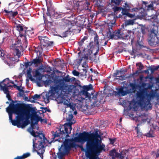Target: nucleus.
Returning a JSON list of instances; mask_svg holds the SVG:
<instances>
[{"instance_id": "obj_1", "label": "nucleus", "mask_w": 159, "mask_h": 159, "mask_svg": "<svg viewBox=\"0 0 159 159\" xmlns=\"http://www.w3.org/2000/svg\"><path fill=\"white\" fill-rule=\"evenodd\" d=\"M101 137V135L98 133L95 134L92 139H88L86 141V149L83 148L82 145H76V146L79 147L82 151L84 152L86 156L89 159L93 154H98L102 150H105V146L103 144H101V140L99 139Z\"/></svg>"}, {"instance_id": "obj_2", "label": "nucleus", "mask_w": 159, "mask_h": 159, "mask_svg": "<svg viewBox=\"0 0 159 159\" xmlns=\"http://www.w3.org/2000/svg\"><path fill=\"white\" fill-rule=\"evenodd\" d=\"M71 80L70 76L67 75L66 76L63 78L62 79L57 80L55 81V86H51V90L47 93L45 96H43V98L45 103H47L49 102L50 97H53L55 94H58L60 91L66 93L67 89H68V85L65 82L68 83Z\"/></svg>"}, {"instance_id": "obj_3", "label": "nucleus", "mask_w": 159, "mask_h": 159, "mask_svg": "<svg viewBox=\"0 0 159 159\" xmlns=\"http://www.w3.org/2000/svg\"><path fill=\"white\" fill-rule=\"evenodd\" d=\"M84 131L80 133L78 137H75L74 139H65L64 142V152L68 153L71 148H74L76 145L75 142H85L89 138L92 139L95 134L98 132V130L96 129L94 132L91 133Z\"/></svg>"}, {"instance_id": "obj_4", "label": "nucleus", "mask_w": 159, "mask_h": 159, "mask_svg": "<svg viewBox=\"0 0 159 159\" xmlns=\"http://www.w3.org/2000/svg\"><path fill=\"white\" fill-rule=\"evenodd\" d=\"M31 134L34 137L33 139V150L36 151L42 159H43V154L45 152V147L47 145L48 141L42 133L36 132L32 130Z\"/></svg>"}, {"instance_id": "obj_5", "label": "nucleus", "mask_w": 159, "mask_h": 159, "mask_svg": "<svg viewBox=\"0 0 159 159\" xmlns=\"http://www.w3.org/2000/svg\"><path fill=\"white\" fill-rule=\"evenodd\" d=\"M90 20H87V25L84 24L86 20H61L59 23V25L62 29H65L67 27L69 29H70L73 31L75 30L80 33L81 29L84 27L87 28L88 29H90L91 24ZM90 22H93L92 20H90Z\"/></svg>"}, {"instance_id": "obj_6", "label": "nucleus", "mask_w": 159, "mask_h": 159, "mask_svg": "<svg viewBox=\"0 0 159 159\" xmlns=\"http://www.w3.org/2000/svg\"><path fill=\"white\" fill-rule=\"evenodd\" d=\"M68 2L66 3V6L68 7L67 10L69 11H64L63 13H66L70 12L71 17L73 16L72 13L71 11V10H76L78 12L80 13L81 12L83 13L85 10H88L89 11H91L89 7L90 5L89 3L86 1H78L76 0H72V1L68 0Z\"/></svg>"}, {"instance_id": "obj_7", "label": "nucleus", "mask_w": 159, "mask_h": 159, "mask_svg": "<svg viewBox=\"0 0 159 159\" xmlns=\"http://www.w3.org/2000/svg\"><path fill=\"white\" fill-rule=\"evenodd\" d=\"M30 107L29 105L25 103H17L15 104H10L6 108V111L8 113L9 120H12V114L14 113L17 116L20 115L21 112H25L27 114L28 109Z\"/></svg>"}, {"instance_id": "obj_8", "label": "nucleus", "mask_w": 159, "mask_h": 159, "mask_svg": "<svg viewBox=\"0 0 159 159\" xmlns=\"http://www.w3.org/2000/svg\"><path fill=\"white\" fill-rule=\"evenodd\" d=\"M31 108L28 109L27 114L25 112H21L20 115L16 117V120H12L11 121L12 125L14 126H17L18 128H24L30 123L29 119L30 117L31 114L30 112L31 111Z\"/></svg>"}, {"instance_id": "obj_9", "label": "nucleus", "mask_w": 159, "mask_h": 159, "mask_svg": "<svg viewBox=\"0 0 159 159\" xmlns=\"http://www.w3.org/2000/svg\"><path fill=\"white\" fill-rule=\"evenodd\" d=\"M146 89H144L136 93V97L138 99V104L141 107H147L148 109L152 108V104L151 103V98L152 97L149 93H146L147 101L145 100V93L146 92Z\"/></svg>"}, {"instance_id": "obj_10", "label": "nucleus", "mask_w": 159, "mask_h": 159, "mask_svg": "<svg viewBox=\"0 0 159 159\" xmlns=\"http://www.w3.org/2000/svg\"><path fill=\"white\" fill-rule=\"evenodd\" d=\"M146 89H144L136 93V97L138 99V104L141 107H147L148 109L152 108V104L151 103V98L152 97L149 93H146L147 101L145 100V93L146 92Z\"/></svg>"}, {"instance_id": "obj_11", "label": "nucleus", "mask_w": 159, "mask_h": 159, "mask_svg": "<svg viewBox=\"0 0 159 159\" xmlns=\"http://www.w3.org/2000/svg\"><path fill=\"white\" fill-rule=\"evenodd\" d=\"M107 26L102 31L105 33V36L109 39H117V36L118 34L117 30H113V28L116 25V20H110Z\"/></svg>"}, {"instance_id": "obj_12", "label": "nucleus", "mask_w": 159, "mask_h": 159, "mask_svg": "<svg viewBox=\"0 0 159 159\" xmlns=\"http://www.w3.org/2000/svg\"><path fill=\"white\" fill-rule=\"evenodd\" d=\"M107 26L102 31L105 33V36L109 39H117V36L118 34L117 30H113V28L116 25V20H110Z\"/></svg>"}, {"instance_id": "obj_13", "label": "nucleus", "mask_w": 159, "mask_h": 159, "mask_svg": "<svg viewBox=\"0 0 159 159\" xmlns=\"http://www.w3.org/2000/svg\"><path fill=\"white\" fill-rule=\"evenodd\" d=\"M158 27L154 26L151 30L149 34L148 42L151 46H156L159 43V37H157Z\"/></svg>"}, {"instance_id": "obj_14", "label": "nucleus", "mask_w": 159, "mask_h": 159, "mask_svg": "<svg viewBox=\"0 0 159 159\" xmlns=\"http://www.w3.org/2000/svg\"><path fill=\"white\" fill-rule=\"evenodd\" d=\"M30 107L31 108V111L30 112V114H31V126L32 128L34 129L35 125H37L38 122L40 121L41 122H43L46 123V120L44 119H42L41 117L37 115V112L35 111V108L32 107L30 106Z\"/></svg>"}, {"instance_id": "obj_15", "label": "nucleus", "mask_w": 159, "mask_h": 159, "mask_svg": "<svg viewBox=\"0 0 159 159\" xmlns=\"http://www.w3.org/2000/svg\"><path fill=\"white\" fill-rule=\"evenodd\" d=\"M59 132L56 131L54 132L53 131H51V133L52 134V139H54L55 138L58 137H61L62 139H63L64 138H67L69 137V135L70 133V131L69 130H66L64 129V127L62 126H61V128L58 130Z\"/></svg>"}, {"instance_id": "obj_16", "label": "nucleus", "mask_w": 159, "mask_h": 159, "mask_svg": "<svg viewBox=\"0 0 159 159\" xmlns=\"http://www.w3.org/2000/svg\"><path fill=\"white\" fill-rule=\"evenodd\" d=\"M121 28L117 30V32L118 34L117 36V39H132L131 35H130L132 34L133 35L134 33L131 31L128 32L126 30H123L124 28L121 26Z\"/></svg>"}, {"instance_id": "obj_17", "label": "nucleus", "mask_w": 159, "mask_h": 159, "mask_svg": "<svg viewBox=\"0 0 159 159\" xmlns=\"http://www.w3.org/2000/svg\"><path fill=\"white\" fill-rule=\"evenodd\" d=\"M95 43L93 42H91L87 46V48H84L83 50L85 52V59H89L91 60L92 59V57L91 56L93 53V51L94 50L95 47Z\"/></svg>"}, {"instance_id": "obj_18", "label": "nucleus", "mask_w": 159, "mask_h": 159, "mask_svg": "<svg viewBox=\"0 0 159 159\" xmlns=\"http://www.w3.org/2000/svg\"><path fill=\"white\" fill-rule=\"evenodd\" d=\"M109 154L113 159L116 158H118V159H123L126 155V153L125 151H122L119 153L116 152L115 149H113L110 151Z\"/></svg>"}, {"instance_id": "obj_19", "label": "nucleus", "mask_w": 159, "mask_h": 159, "mask_svg": "<svg viewBox=\"0 0 159 159\" xmlns=\"http://www.w3.org/2000/svg\"><path fill=\"white\" fill-rule=\"evenodd\" d=\"M9 80L8 78L6 79L2 82H0V89L1 90H2L4 93H6L7 92L9 91L8 88L9 87L13 86L11 85H9Z\"/></svg>"}, {"instance_id": "obj_20", "label": "nucleus", "mask_w": 159, "mask_h": 159, "mask_svg": "<svg viewBox=\"0 0 159 159\" xmlns=\"http://www.w3.org/2000/svg\"><path fill=\"white\" fill-rule=\"evenodd\" d=\"M73 117V116L72 114L69 115L68 118L67 119V121L69 122L65 123L64 125H62L63 127H64V129L69 130V131H70V132L72 129V125L75 122H71Z\"/></svg>"}, {"instance_id": "obj_21", "label": "nucleus", "mask_w": 159, "mask_h": 159, "mask_svg": "<svg viewBox=\"0 0 159 159\" xmlns=\"http://www.w3.org/2000/svg\"><path fill=\"white\" fill-rule=\"evenodd\" d=\"M38 38L41 44L43 46L48 47L53 45V41H49L48 38L46 36H39Z\"/></svg>"}, {"instance_id": "obj_22", "label": "nucleus", "mask_w": 159, "mask_h": 159, "mask_svg": "<svg viewBox=\"0 0 159 159\" xmlns=\"http://www.w3.org/2000/svg\"><path fill=\"white\" fill-rule=\"evenodd\" d=\"M82 88V89L81 90V93H82L83 95L85 96L86 98H91V94L88 92L87 91L92 89V86L84 85Z\"/></svg>"}, {"instance_id": "obj_23", "label": "nucleus", "mask_w": 159, "mask_h": 159, "mask_svg": "<svg viewBox=\"0 0 159 159\" xmlns=\"http://www.w3.org/2000/svg\"><path fill=\"white\" fill-rule=\"evenodd\" d=\"M21 51H23V48L21 45L19 44L16 45L14 50V55L17 56L18 58H20L21 56Z\"/></svg>"}, {"instance_id": "obj_24", "label": "nucleus", "mask_w": 159, "mask_h": 159, "mask_svg": "<svg viewBox=\"0 0 159 159\" xmlns=\"http://www.w3.org/2000/svg\"><path fill=\"white\" fill-rule=\"evenodd\" d=\"M4 11L6 13V15L10 19H13L14 18L17 16L18 13L17 11H9L6 9L4 10Z\"/></svg>"}, {"instance_id": "obj_25", "label": "nucleus", "mask_w": 159, "mask_h": 159, "mask_svg": "<svg viewBox=\"0 0 159 159\" xmlns=\"http://www.w3.org/2000/svg\"><path fill=\"white\" fill-rule=\"evenodd\" d=\"M34 33V30L33 29H31L30 30H27V28L25 30L24 32V33L20 34V37H25L28 36L29 37H31Z\"/></svg>"}, {"instance_id": "obj_26", "label": "nucleus", "mask_w": 159, "mask_h": 159, "mask_svg": "<svg viewBox=\"0 0 159 159\" xmlns=\"http://www.w3.org/2000/svg\"><path fill=\"white\" fill-rule=\"evenodd\" d=\"M7 58V59L5 61V63L11 68L14 66V64L16 63L15 61L13 60L14 58L13 57H8Z\"/></svg>"}, {"instance_id": "obj_27", "label": "nucleus", "mask_w": 159, "mask_h": 159, "mask_svg": "<svg viewBox=\"0 0 159 159\" xmlns=\"http://www.w3.org/2000/svg\"><path fill=\"white\" fill-rule=\"evenodd\" d=\"M99 21L97 23H95V24L96 26H99L100 28L102 29H102L104 28L105 29L107 26L108 22L106 23L105 21H102L99 20Z\"/></svg>"}, {"instance_id": "obj_28", "label": "nucleus", "mask_w": 159, "mask_h": 159, "mask_svg": "<svg viewBox=\"0 0 159 159\" xmlns=\"http://www.w3.org/2000/svg\"><path fill=\"white\" fill-rule=\"evenodd\" d=\"M70 30V29H68V30L65 32L59 33V34L57 35L59 37L61 38L66 37L68 36L69 34H71V31Z\"/></svg>"}, {"instance_id": "obj_29", "label": "nucleus", "mask_w": 159, "mask_h": 159, "mask_svg": "<svg viewBox=\"0 0 159 159\" xmlns=\"http://www.w3.org/2000/svg\"><path fill=\"white\" fill-rule=\"evenodd\" d=\"M125 22L121 26L123 28H124V26H126L128 25H132L134 23V20H125Z\"/></svg>"}, {"instance_id": "obj_30", "label": "nucleus", "mask_w": 159, "mask_h": 159, "mask_svg": "<svg viewBox=\"0 0 159 159\" xmlns=\"http://www.w3.org/2000/svg\"><path fill=\"white\" fill-rule=\"evenodd\" d=\"M5 94H6V97L8 98V100L10 101H11V103H10V104H14V103L16 102H20V101H13L12 99H11V96L10 95V94L9 93V91H8V92H7L6 93H5Z\"/></svg>"}, {"instance_id": "obj_31", "label": "nucleus", "mask_w": 159, "mask_h": 159, "mask_svg": "<svg viewBox=\"0 0 159 159\" xmlns=\"http://www.w3.org/2000/svg\"><path fill=\"white\" fill-rule=\"evenodd\" d=\"M87 39V37L85 36L82 39H81V40L79 42H78V43L79 45V47H78L79 50H80V49H82V46L83 45L84 41L86 40Z\"/></svg>"}, {"instance_id": "obj_32", "label": "nucleus", "mask_w": 159, "mask_h": 159, "mask_svg": "<svg viewBox=\"0 0 159 159\" xmlns=\"http://www.w3.org/2000/svg\"><path fill=\"white\" fill-rule=\"evenodd\" d=\"M140 124L139 123L137 124V126L135 128V129L136 131L137 136L139 137H142L143 135V133L139 130L138 128V126H139Z\"/></svg>"}, {"instance_id": "obj_33", "label": "nucleus", "mask_w": 159, "mask_h": 159, "mask_svg": "<svg viewBox=\"0 0 159 159\" xmlns=\"http://www.w3.org/2000/svg\"><path fill=\"white\" fill-rule=\"evenodd\" d=\"M6 53V52L4 50L0 49V56L2 59L4 60L6 56L8 58V55H7Z\"/></svg>"}, {"instance_id": "obj_34", "label": "nucleus", "mask_w": 159, "mask_h": 159, "mask_svg": "<svg viewBox=\"0 0 159 159\" xmlns=\"http://www.w3.org/2000/svg\"><path fill=\"white\" fill-rule=\"evenodd\" d=\"M34 51L37 53H39V55H40L42 52L43 48H42L41 46H38L36 47L35 48Z\"/></svg>"}, {"instance_id": "obj_35", "label": "nucleus", "mask_w": 159, "mask_h": 159, "mask_svg": "<svg viewBox=\"0 0 159 159\" xmlns=\"http://www.w3.org/2000/svg\"><path fill=\"white\" fill-rule=\"evenodd\" d=\"M98 36L97 34H96L94 37V43H96V47L97 48H99V43L98 41Z\"/></svg>"}, {"instance_id": "obj_36", "label": "nucleus", "mask_w": 159, "mask_h": 159, "mask_svg": "<svg viewBox=\"0 0 159 159\" xmlns=\"http://www.w3.org/2000/svg\"><path fill=\"white\" fill-rule=\"evenodd\" d=\"M17 30H18L20 32V34L24 33L25 31L23 30V28L22 26L20 25L19 24L16 26Z\"/></svg>"}, {"instance_id": "obj_37", "label": "nucleus", "mask_w": 159, "mask_h": 159, "mask_svg": "<svg viewBox=\"0 0 159 159\" xmlns=\"http://www.w3.org/2000/svg\"><path fill=\"white\" fill-rule=\"evenodd\" d=\"M44 22L48 28H53V22L49 21L48 20H44Z\"/></svg>"}, {"instance_id": "obj_38", "label": "nucleus", "mask_w": 159, "mask_h": 159, "mask_svg": "<svg viewBox=\"0 0 159 159\" xmlns=\"http://www.w3.org/2000/svg\"><path fill=\"white\" fill-rule=\"evenodd\" d=\"M82 70L83 71L80 73V75L81 76H87V73L88 71L86 67H85V68H84L82 69Z\"/></svg>"}, {"instance_id": "obj_39", "label": "nucleus", "mask_w": 159, "mask_h": 159, "mask_svg": "<svg viewBox=\"0 0 159 159\" xmlns=\"http://www.w3.org/2000/svg\"><path fill=\"white\" fill-rule=\"evenodd\" d=\"M32 61L33 64L34 63L35 64H40L41 62V59H39V57H38V58H36L35 59H33Z\"/></svg>"}, {"instance_id": "obj_40", "label": "nucleus", "mask_w": 159, "mask_h": 159, "mask_svg": "<svg viewBox=\"0 0 159 159\" xmlns=\"http://www.w3.org/2000/svg\"><path fill=\"white\" fill-rule=\"evenodd\" d=\"M122 13L123 16L124 17H126V15L128 12V11L125 8H121Z\"/></svg>"}, {"instance_id": "obj_41", "label": "nucleus", "mask_w": 159, "mask_h": 159, "mask_svg": "<svg viewBox=\"0 0 159 159\" xmlns=\"http://www.w3.org/2000/svg\"><path fill=\"white\" fill-rule=\"evenodd\" d=\"M52 83V81L50 80H47L44 82V83L46 86L50 85Z\"/></svg>"}, {"instance_id": "obj_42", "label": "nucleus", "mask_w": 159, "mask_h": 159, "mask_svg": "<svg viewBox=\"0 0 159 159\" xmlns=\"http://www.w3.org/2000/svg\"><path fill=\"white\" fill-rule=\"evenodd\" d=\"M31 69L30 68L29 70H27V74L28 76L29 77L31 81L33 80L32 75L31 74Z\"/></svg>"}, {"instance_id": "obj_43", "label": "nucleus", "mask_w": 159, "mask_h": 159, "mask_svg": "<svg viewBox=\"0 0 159 159\" xmlns=\"http://www.w3.org/2000/svg\"><path fill=\"white\" fill-rule=\"evenodd\" d=\"M136 66H138L139 68H138V69L140 70H141L143 69V66L141 62L137 63L136 64Z\"/></svg>"}, {"instance_id": "obj_44", "label": "nucleus", "mask_w": 159, "mask_h": 159, "mask_svg": "<svg viewBox=\"0 0 159 159\" xmlns=\"http://www.w3.org/2000/svg\"><path fill=\"white\" fill-rule=\"evenodd\" d=\"M83 52L84 53L83 57L79 59L78 60V62L80 63L83 60H87L88 59H86L84 58L85 57V52L83 50Z\"/></svg>"}, {"instance_id": "obj_45", "label": "nucleus", "mask_w": 159, "mask_h": 159, "mask_svg": "<svg viewBox=\"0 0 159 159\" xmlns=\"http://www.w3.org/2000/svg\"><path fill=\"white\" fill-rule=\"evenodd\" d=\"M122 0H111V2L115 3L116 5H118Z\"/></svg>"}, {"instance_id": "obj_46", "label": "nucleus", "mask_w": 159, "mask_h": 159, "mask_svg": "<svg viewBox=\"0 0 159 159\" xmlns=\"http://www.w3.org/2000/svg\"><path fill=\"white\" fill-rule=\"evenodd\" d=\"M13 86L15 88H16L20 92H21L23 93H24V90L20 89V87L21 86H18L16 85L15 84H14L13 85Z\"/></svg>"}, {"instance_id": "obj_47", "label": "nucleus", "mask_w": 159, "mask_h": 159, "mask_svg": "<svg viewBox=\"0 0 159 159\" xmlns=\"http://www.w3.org/2000/svg\"><path fill=\"white\" fill-rule=\"evenodd\" d=\"M68 102H69L67 103L64 102V104H65L68 107H69L70 109H71L74 110V109H75V107L72 105L70 103H69Z\"/></svg>"}, {"instance_id": "obj_48", "label": "nucleus", "mask_w": 159, "mask_h": 159, "mask_svg": "<svg viewBox=\"0 0 159 159\" xmlns=\"http://www.w3.org/2000/svg\"><path fill=\"white\" fill-rule=\"evenodd\" d=\"M97 94L95 95H93V93H92V95H91V98H89V100H91V99H93L94 101H95V102H96L97 98Z\"/></svg>"}, {"instance_id": "obj_49", "label": "nucleus", "mask_w": 159, "mask_h": 159, "mask_svg": "<svg viewBox=\"0 0 159 159\" xmlns=\"http://www.w3.org/2000/svg\"><path fill=\"white\" fill-rule=\"evenodd\" d=\"M39 69H38V70H36L35 71V76L36 77H40V79H41V73H40V72L39 71Z\"/></svg>"}, {"instance_id": "obj_50", "label": "nucleus", "mask_w": 159, "mask_h": 159, "mask_svg": "<svg viewBox=\"0 0 159 159\" xmlns=\"http://www.w3.org/2000/svg\"><path fill=\"white\" fill-rule=\"evenodd\" d=\"M58 157L59 159H62L64 156V154L61 152H59L57 153Z\"/></svg>"}, {"instance_id": "obj_51", "label": "nucleus", "mask_w": 159, "mask_h": 159, "mask_svg": "<svg viewBox=\"0 0 159 159\" xmlns=\"http://www.w3.org/2000/svg\"><path fill=\"white\" fill-rule=\"evenodd\" d=\"M72 73L74 76H79L80 74V73L76 70H73L72 72Z\"/></svg>"}, {"instance_id": "obj_52", "label": "nucleus", "mask_w": 159, "mask_h": 159, "mask_svg": "<svg viewBox=\"0 0 159 159\" xmlns=\"http://www.w3.org/2000/svg\"><path fill=\"white\" fill-rule=\"evenodd\" d=\"M118 92L119 93H121L122 96H124L125 94V92L122 88H120L119 89Z\"/></svg>"}, {"instance_id": "obj_53", "label": "nucleus", "mask_w": 159, "mask_h": 159, "mask_svg": "<svg viewBox=\"0 0 159 159\" xmlns=\"http://www.w3.org/2000/svg\"><path fill=\"white\" fill-rule=\"evenodd\" d=\"M33 63L32 61H29L25 62V65L26 68H27L29 66H31L32 65Z\"/></svg>"}, {"instance_id": "obj_54", "label": "nucleus", "mask_w": 159, "mask_h": 159, "mask_svg": "<svg viewBox=\"0 0 159 159\" xmlns=\"http://www.w3.org/2000/svg\"><path fill=\"white\" fill-rule=\"evenodd\" d=\"M30 156V154L29 153L27 152L25 153L22 156L23 159H24Z\"/></svg>"}, {"instance_id": "obj_55", "label": "nucleus", "mask_w": 159, "mask_h": 159, "mask_svg": "<svg viewBox=\"0 0 159 159\" xmlns=\"http://www.w3.org/2000/svg\"><path fill=\"white\" fill-rule=\"evenodd\" d=\"M113 9L115 12H116V11H120L121 10V8L117 6L113 8Z\"/></svg>"}, {"instance_id": "obj_56", "label": "nucleus", "mask_w": 159, "mask_h": 159, "mask_svg": "<svg viewBox=\"0 0 159 159\" xmlns=\"http://www.w3.org/2000/svg\"><path fill=\"white\" fill-rule=\"evenodd\" d=\"M144 136H146L147 137L149 138H153L154 137V136H153L152 134L150 133H148L146 134H143Z\"/></svg>"}, {"instance_id": "obj_57", "label": "nucleus", "mask_w": 159, "mask_h": 159, "mask_svg": "<svg viewBox=\"0 0 159 159\" xmlns=\"http://www.w3.org/2000/svg\"><path fill=\"white\" fill-rule=\"evenodd\" d=\"M40 109H44L45 110V111H43V110L42 111V112L43 113H44L45 112H46V111L49 112L50 111V109H48V108L47 107H41L40 108Z\"/></svg>"}, {"instance_id": "obj_58", "label": "nucleus", "mask_w": 159, "mask_h": 159, "mask_svg": "<svg viewBox=\"0 0 159 159\" xmlns=\"http://www.w3.org/2000/svg\"><path fill=\"white\" fill-rule=\"evenodd\" d=\"M129 85L130 87H131L133 89H135L136 84H135L134 83H130L129 84Z\"/></svg>"}, {"instance_id": "obj_59", "label": "nucleus", "mask_w": 159, "mask_h": 159, "mask_svg": "<svg viewBox=\"0 0 159 159\" xmlns=\"http://www.w3.org/2000/svg\"><path fill=\"white\" fill-rule=\"evenodd\" d=\"M149 93L152 97V98H153L155 96V92L153 90H152Z\"/></svg>"}, {"instance_id": "obj_60", "label": "nucleus", "mask_w": 159, "mask_h": 159, "mask_svg": "<svg viewBox=\"0 0 159 159\" xmlns=\"http://www.w3.org/2000/svg\"><path fill=\"white\" fill-rule=\"evenodd\" d=\"M138 73H139L138 70H136L135 72H134L132 74H130L129 76V77H134L135 74H138Z\"/></svg>"}, {"instance_id": "obj_61", "label": "nucleus", "mask_w": 159, "mask_h": 159, "mask_svg": "<svg viewBox=\"0 0 159 159\" xmlns=\"http://www.w3.org/2000/svg\"><path fill=\"white\" fill-rule=\"evenodd\" d=\"M40 97V95L36 94H35L33 97V98L34 100L37 99L39 98Z\"/></svg>"}, {"instance_id": "obj_62", "label": "nucleus", "mask_w": 159, "mask_h": 159, "mask_svg": "<svg viewBox=\"0 0 159 159\" xmlns=\"http://www.w3.org/2000/svg\"><path fill=\"white\" fill-rule=\"evenodd\" d=\"M134 14H131L128 12L126 15V17H129L132 18L134 17Z\"/></svg>"}, {"instance_id": "obj_63", "label": "nucleus", "mask_w": 159, "mask_h": 159, "mask_svg": "<svg viewBox=\"0 0 159 159\" xmlns=\"http://www.w3.org/2000/svg\"><path fill=\"white\" fill-rule=\"evenodd\" d=\"M153 5L152 3H151L148 5V9L152 10L153 9Z\"/></svg>"}, {"instance_id": "obj_64", "label": "nucleus", "mask_w": 159, "mask_h": 159, "mask_svg": "<svg viewBox=\"0 0 159 159\" xmlns=\"http://www.w3.org/2000/svg\"><path fill=\"white\" fill-rule=\"evenodd\" d=\"M135 52L134 50L133 49L132 51L130 52V54L131 56H134V58H135L136 57V56L134 55Z\"/></svg>"}]
</instances>
